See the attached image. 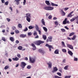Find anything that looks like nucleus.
<instances>
[{"mask_svg":"<svg viewBox=\"0 0 78 78\" xmlns=\"http://www.w3.org/2000/svg\"><path fill=\"white\" fill-rule=\"evenodd\" d=\"M25 66H26V63L25 62H22L21 63V67L23 68V69H24L25 68Z\"/></svg>","mask_w":78,"mask_h":78,"instance_id":"obj_7","label":"nucleus"},{"mask_svg":"<svg viewBox=\"0 0 78 78\" xmlns=\"http://www.w3.org/2000/svg\"><path fill=\"white\" fill-rule=\"evenodd\" d=\"M68 53H69V55H71V56H73V54L72 53V51H68Z\"/></svg>","mask_w":78,"mask_h":78,"instance_id":"obj_21","label":"nucleus"},{"mask_svg":"<svg viewBox=\"0 0 78 78\" xmlns=\"http://www.w3.org/2000/svg\"><path fill=\"white\" fill-rule=\"evenodd\" d=\"M16 2V4L17 5H19L20 4V2H19V1H18V0H15L14 1V2Z\"/></svg>","mask_w":78,"mask_h":78,"instance_id":"obj_22","label":"nucleus"},{"mask_svg":"<svg viewBox=\"0 0 78 78\" xmlns=\"http://www.w3.org/2000/svg\"><path fill=\"white\" fill-rule=\"evenodd\" d=\"M43 30H44L45 32H47L48 29H47V28H46L45 27H43Z\"/></svg>","mask_w":78,"mask_h":78,"instance_id":"obj_27","label":"nucleus"},{"mask_svg":"<svg viewBox=\"0 0 78 78\" xmlns=\"http://www.w3.org/2000/svg\"><path fill=\"white\" fill-rule=\"evenodd\" d=\"M71 77L70 76H65V78H70Z\"/></svg>","mask_w":78,"mask_h":78,"instance_id":"obj_42","label":"nucleus"},{"mask_svg":"<svg viewBox=\"0 0 78 78\" xmlns=\"http://www.w3.org/2000/svg\"><path fill=\"white\" fill-rule=\"evenodd\" d=\"M20 37H27V35L26 34H21L20 36Z\"/></svg>","mask_w":78,"mask_h":78,"instance_id":"obj_16","label":"nucleus"},{"mask_svg":"<svg viewBox=\"0 0 78 78\" xmlns=\"http://www.w3.org/2000/svg\"><path fill=\"white\" fill-rule=\"evenodd\" d=\"M67 18H66L63 22V25H65L67 23Z\"/></svg>","mask_w":78,"mask_h":78,"instance_id":"obj_13","label":"nucleus"},{"mask_svg":"<svg viewBox=\"0 0 78 78\" xmlns=\"http://www.w3.org/2000/svg\"><path fill=\"white\" fill-rule=\"evenodd\" d=\"M67 47L69 48H70L71 50H73V47L72 46V45L69 44H67Z\"/></svg>","mask_w":78,"mask_h":78,"instance_id":"obj_8","label":"nucleus"},{"mask_svg":"<svg viewBox=\"0 0 78 78\" xmlns=\"http://www.w3.org/2000/svg\"><path fill=\"white\" fill-rule=\"evenodd\" d=\"M16 33V34H18V33H19V31L18 30H16L15 31Z\"/></svg>","mask_w":78,"mask_h":78,"instance_id":"obj_38","label":"nucleus"},{"mask_svg":"<svg viewBox=\"0 0 78 78\" xmlns=\"http://www.w3.org/2000/svg\"><path fill=\"white\" fill-rule=\"evenodd\" d=\"M62 46L63 47H66V46L65 44H64V41H62Z\"/></svg>","mask_w":78,"mask_h":78,"instance_id":"obj_29","label":"nucleus"},{"mask_svg":"<svg viewBox=\"0 0 78 78\" xmlns=\"http://www.w3.org/2000/svg\"><path fill=\"white\" fill-rule=\"evenodd\" d=\"M25 17H26V20L28 22H30L31 21V15L30 13H27L26 14Z\"/></svg>","mask_w":78,"mask_h":78,"instance_id":"obj_1","label":"nucleus"},{"mask_svg":"<svg viewBox=\"0 0 78 78\" xmlns=\"http://www.w3.org/2000/svg\"><path fill=\"white\" fill-rule=\"evenodd\" d=\"M48 68H49V69H50V68H51V66H52V64L50 62H49L48 63Z\"/></svg>","mask_w":78,"mask_h":78,"instance_id":"obj_12","label":"nucleus"},{"mask_svg":"<svg viewBox=\"0 0 78 78\" xmlns=\"http://www.w3.org/2000/svg\"><path fill=\"white\" fill-rule=\"evenodd\" d=\"M55 54H59V50L56 49L54 52Z\"/></svg>","mask_w":78,"mask_h":78,"instance_id":"obj_23","label":"nucleus"},{"mask_svg":"<svg viewBox=\"0 0 78 78\" xmlns=\"http://www.w3.org/2000/svg\"><path fill=\"white\" fill-rule=\"evenodd\" d=\"M28 31V28L27 27H25V29L24 30V31Z\"/></svg>","mask_w":78,"mask_h":78,"instance_id":"obj_47","label":"nucleus"},{"mask_svg":"<svg viewBox=\"0 0 78 78\" xmlns=\"http://www.w3.org/2000/svg\"><path fill=\"white\" fill-rule=\"evenodd\" d=\"M9 40H10L11 42H14L15 39L12 37H9Z\"/></svg>","mask_w":78,"mask_h":78,"instance_id":"obj_14","label":"nucleus"},{"mask_svg":"<svg viewBox=\"0 0 78 78\" xmlns=\"http://www.w3.org/2000/svg\"><path fill=\"white\" fill-rule=\"evenodd\" d=\"M57 19V18L56 17H54L53 18V20H56Z\"/></svg>","mask_w":78,"mask_h":78,"instance_id":"obj_63","label":"nucleus"},{"mask_svg":"<svg viewBox=\"0 0 78 78\" xmlns=\"http://www.w3.org/2000/svg\"><path fill=\"white\" fill-rule=\"evenodd\" d=\"M7 20L8 22H10V21L11 20H10V19L8 18H7Z\"/></svg>","mask_w":78,"mask_h":78,"instance_id":"obj_58","label":"nucleus"},{"mask_svg":"<svg viewBox=\"0 0 78 78\" xmlns=\"http://www.w3.org/2000/svg\"><path fill=\"white\" fill-rule=\"evenodd\" d=\"M35 28L36 30H37V31H38V30H39V27L36 24H35Z\"/></svg>","mask_w":78,"mask_h":78,"instance_id":"obj_17","label":"nucleus"},{"mask_svg":"<svg viewBox=\"0 0 78 78\" xmlns=\"http://www.w3.org/2000/svg\"><path fill=\"white\" fill-rule=\"evenodd\" d=\"M28 36H31V32H28Z\"/></svg>","mask_w":78,"mask_h":78,"instance_id":"obj_50","label":"nucleus"},{"mask_svg":"<svg viewBox=\"0 0 78 78\" xmlns=\"http://www.w3.org/2000/svg\"><path fill=\"white\" fill-rule=\"evenodd\" d=\"M48 18L49 19H51V18H52V16H51V15H50L49 16Z\"/></svg>","mask_w":78,"mask_h":78,"instance_id":"obj_48","label":"nucleus"},{"mask_svg":"<svg viewBox=\"0 0 78 78\" xmlns=\"http://www.w3.org/2000/svg\"><path fill=\"white\" fill-rule=\"evenodd\" d=\"M76 20V17L71 19L70 20V21L71 22H73V21L75 20Z\"/></svg>","mask_w":78,"mask_h":78,"instance_id":"obj_31","label":"nucleus"},{"mask_svg":"<svg viewBox=\"0 0 78 78\" xmlns=\"http://www.w3.org/2000/svg\"><path fill=\"white\" fill-rule=\"evenodd\" d=\"M61 30L62 31V32H66V30L65 29H61Z\"/></svg>","mask_w":78,"mask_h":78,"instance_id":"obj_46","label":"nucleus"},{"mask_svg":"<svg viewBox=\"0 0 78 78\" xmlns=\"http://www.w3.org/2000/svg\"><path fill=\"white\" fill-rule=\"evenodd\" d=\"M45 3L47 5H50V3L49 1H45Z\"/></svg>","mask_w":78,"mask_h":78,"instance_id":"obj_19","label":"nucleus"},{"mask_svg":"<svg viewBox=\"0 0 78 78\" xmlns=\"http://www.w3.org/2000/svg\"><path fill=\"white\" fill-rule=\"evenodd\" d=\"M8 68H9V66H6L4 67V69L5 70H6V69H8Z\"/></svg>","mask_w":78,"mask_h":78,"instance_id":"obj_36","label":"nucleus"},{"mask_svg":"<svg viewBox=\"0 0 78 78\" xmlns=\"http://www.w3.org/2000/svg\"><path fill=\"white\" fill-rule=\"evenodd\" d=\"M57 75H58L59 76H61L62 75H61V73H60L59 72H58L57 73Z\"/></svg>","mask_w":78,"mask_h":78,"instance_id":"obj_41","label":"nucleus"},{"mask_svg":"<svg viewBox=\"0 0 78 78\" xmlns=\"http://www.w3.org/2000/svg\"><path fill=\"white\" fill-rule=\"evenodd\" d=\"M69 67V65H67L64 68V69L65 70H67V69H68V67Z\"/></svg>","mask_w":78,"mask_h":78,"instance_id":"obj_25","label":"nucleus"},{"mask_svg":"<svg viewBox=\"0 0 78 78\" xmlns=\"http://www.w3.org/2000/svg\"><path fill=\"white\" fill-rule=\"evenodd\" d=\"M58 71V68L56 67H55L53 69V70L52 71V73H55V72H57Z\"/></svg>","mask_w":78,"mask_h":78,"instance_id":"obj_9","label":"nucleus"},{"mask_svg":"<svg viewBox=\"0 0 78 78\" xmlns=\"http://www.w3.org/2000/svg\"><path fill=\"white\" fill-rule=\"evenodd\" d=\"M26 0H23V5H25V4H26Z\"/></svg>","mask_w":78,"mask_h":78,"instance_id":"obj_39","label":"nucleus"},{"mask_svg":"<svg viewBox=\"0 0 78 78\" xmlns=\"http://www.w3.org/2000/svg\"><path fill=\"white\" fill-rule=\"evenodd\" d=\"M49 13H47L46 14V16H49Z\"/></svg>","mask_w":78,"mask_h":78,"instance_id":"obj_59","label":"nucleus"},{"mask_svg":"<svg viewBox=\"0 0 78 78\" xmlns=\"http://www.w3.org/2000/svg\"><path fill=\"white\" fill-rule=\"evenodd\" d=\"M76 35H74L73 37L71 38V39L73 40H75V38H76Z\"/></svg>","mask_w":78,"mask_h":78,"instance_id":"obj_34","label":"nucleus"},{"mask_svg":"<svg viewBox=\"0 0 78 78\" xmlns=\"http://www.w3.org/2000/svg\"><path fill=\"white\" fill-rule=\"evenodd\" d=\"M12 28L13 30H15L16 29V27L14 26H12Z\"/></svg>","mask_w":78,"mask_h":78,"instance_id":"obj_43","label":"nucleus"},{"mask_svg":"<svg viewBox=\"0 0 78 78\" xmlns=\"http://www.w3.org/2000/svg\"><path fill=\"white\" fill-rule=\"evenodd\" d=\"M2 41H4V42H5L6 41V39H5V38L4 37H2Z\"/></svg>","mask_w":78,"mask_h":78,"instance_id":"obj_45","label":"nucleus"},{"mask_svg":"<svg viewBox=\"0 0 78 78\" xmlns=\"http://www.w3.org/2000/svg\"><path fill=\"white\" fill-rule=\"evenodd\" d=\"M38 31L39 32V34H41V31L40 30H38Z\"/></svg>","mask_w":78,"mask_h":78,"instance_id":"obj_62","label":"nucleus"},{"mask_svg":"<svg viewBox=\"0 0 78 78\" xmlns=\"http://www.w3.org/2000/svg\"><path fill=\"white\" fill-rule=\"evenodd\" d=\"M12 59L14 61H18V60L19 59V58H17V57H16L15 58H12Z\"/></svg>","mask_w":78,"mask_h":78,"instance_id":"obj_18","label":"nucleus"},{"mask_svg":"<svg viewBox=\"0 0 78 78\" xmlns=\"http://www.w3.org/2000/svg\"><path fill=\"white\" fill-rule=\"evenodd\" d=\"M17 57H18V58H20L21 57V56H20V55L19 54H18L17 55Z\"/></svg>","mask_w":78,"mask_h":78,"instance_id":"obj_51","label":"nucleus"},{"mask_svg":"<svg viewBox=\"0 0 78 78\" xmlns=\"http://www.w3.org/2000/svg\"><path fill=\"white\" fill-rule=\"evenodd\" d=\"M46 47H48V48H49V50L50 51H51V48H52V49H53V48L52 47V46L51 45H49L48 44H46L45 45Z\"/></svg>","mask_w":78,"mask_h":78,"instance_id":"obj_5","label":"nucleus"},{"mask_svg":"<svg viewBox=\"0 0 78 78\" xmlns=\"http://www.w3.org/2000/svg\"><path fill=\"white\" fill-rule=\"evenodd\" d=\"M16 44H19V41H18V40H16Z\"/></svg>","mask_w":78,"mask_h":78,"instance_id":"obj_57","label":"nucleus"},{"mask_svg":"<svg viewBox=\"0 0 78 78\" xmlns=\"http://www.w3.org/2000/svg\"><path fill=\"white\" fill-rule=\"evenodd\" d=\"M10 34L12 35H13V34H14V32H11Z\"/></svg>","mask_w":78,"mask_h":78,"instance_id":"obj_64","label":"nucleus"},{"mask_svg":"<svg viewBox=\"0 0 78 78\" xmlns=\"http://www.w3.org/2000/svg\"><path fill=\"white\" fill-rule=\"evenodd\" d=\"M39 52H40V53H41L43 54H44V53H45L44 51H43V50H42L41 49H39Z\"/></svg>","mask_w":78,"mask_h":78,"instance_id":"obj_26","label":"nucleus"},{"mask_svg":"<svg viewBox=\"0 0 78 78\" xmlns=\"http://www.w3.org/2000/svg\"><path fill=\"white\" fill-rule=\"evenodd\" d=\"M65 28H66V30H69V28L67 27V26H65Z\"/></svg>","mask_w":78,"mask_h":78,"instance_id":"obj_60","label":"nucleus"},{"mask_svg":"<svg viewBox=\"0 0 78 78\" xmlns=\"http://www.w3.org/2000/svg\"><path fill=\"white\" fill-rule=\"evenodd\" d=\"M66 61V59H64L62 61V62H64V63H65Z\"/></svg>","mask_w":78,"mask_h":78,"instance_id":"obj_55","label":"nucleus"},{"mask_svg":"<svg viewBox=\"0 0 78 78\" xmlns=\"http://www.w3.org/2000/svg\"><path fill=\"white\" fill-rule=\"evenodd\" d=\"M18 27L20 28H22V24H20V23L18 24Z\"/></svg>","mask_w":78,"mask_h":78,"instance_id":"obj_35","label":"nucleus"},{"mask_svg":"<svg viewBox=\"0 0 78 78\" xmlns=\"http://www.w3.org/2000/svg\"><path fill=\"white\" fill-rule=\"evenodd\" d=\"M41 22L42 23L43 25H45V20L44 19H42V20H41Z\"/></svg>","mask_w":78,"mask_h":78,"instance_id":"obj_15","label":"nucleus"},{"mask_svg":"<svg viewBox=\"0 0 78 78\" xmlns=\"http://www.w3.org/2000/svg\"><path fill=\"white\" fill-rule=\"evenodd\" d=\"M29 59L30 61L31 62V63H34V62H35L36 61V58L35 57H30Z\"/></svg>","mask_w":78,"mask_h":78,"instance_id":"obj_2","label":"nucleus"},{"mask_svg":"<svg viewBox=\"0 0 78 78\" xmlns=\"http://www.w3.org/2000/svg\"><path fill=\"white\" fill-rule=\"evenodd\" d=\"M61 11L62 12V15L63 16H64L65 15H66V13H65V12L63 11L62 10H61Z\"/></svg>","mask_w":78,"mask_h":78,"instance_id":"obj_24","label":"nucleus"},{"mask_svg":"<svg viewBox=\"0 0 78 78\" xmlns=\"http://www.w3.org/2000/svg\"><path fill=\"white\" fill-rule=\"evenodd\" d=\"M74 61H78V58H75L74 59Z\"/></svg>","mask_w":78,"mask_h":78,"instance_id":"obj_53","label":"nucleus"},{"mask_svg":"<svg viewBox=\"0 0 78 78\" xmlns=\"http://www.w3.org/2000/svg\"><path fill=\"white\" fill-rule=\"evenodd\" d=\"M73 11L71 12L70 13L68 14L67 16V17H72L73 16L72 15V14H73Z\"/></svg>","mask_w":78,"mask_h":78,"instance_id":"obj_11","label":"nucleus"},{"mask_svg":"<svg viewBox=\"0 0 78 78\" xmlns=\"http://www.w3.org/2000/svg\"><path fill=\"white\" fill-rule=\"evenodd\" d=\"M31 45L33 47L32 48L33 50H35L36 49V47L35 46V45H34V44L33 43H32Z\"/></svg>","mask_w":78,"mask_h":78,"instance_id":"obj_10","label":"nucleus"},{"mask_svg":"<svg viewBox=\"0 0 78 78\" xmlns=\"http://www.w3.org/2000/svg\"><path fill=\"white\" fill-rule=\"evenodd\" d=\"M34 28V26H30L29 27V29H30V30H31V29H33Z\"/></svg>","mask_w":78,"mask_h":78,"instance_id":"obj_30","label":"nucleus"},{"mask_svg":"<svg viewBox=\"0 0 78 78\" xmlns=\"http://www.w3.org/2000/svg\"><path fill=\"white\" fill-rule=\"evenodd\" d=\"M51 5L52 6H58V4H54L53 2H51Z\"/></svg>","mask_w":78,"mask_h":78,"instance_id":"obj_20","label":"nucleus"},{"mask_svg":"<svg viewBox=\"0 0 78 78\" xmlns=\"http://www.w3.org/2000/svg\"><path fill=\"white\" fill-rule=\"evenodd\" d=\"M43 9L45 10H47L48 11H51L54 9V7H50V6H47L45 7H44Z\"/></svg>","mask_w":78,"mask_h":78,"instance_id":"obj_3","label":"nucleus"},{"mask_svg":"<svg viewBox=\"0 0 78 78\" xmlns=\"http://www.w3.org/2000/svg\"><path fill=\"white\" fill-rule=\"evenodd\" d=\"M33 34L34 36H36L37 35V32H36V31H34Z\"/></svg>","mask_w":78,"mask_h":78,"instance_id":"obj_44","label":"nucleus"},{"mask_svg":"<svg viewBox=\"0 0 78 78\" xmlns=\"http://www.w3.org/2000/svg\"><path fill=\"white\" fill-rule=\"evenodd\" d=\"M75 34V33L74 32H72L70 34L69 36L70 37V36H73V35Z\"/></svg>","mask_w":78,"mask_h":78,"instance_id":"obj_33","label":"nucleus"},{"mask_svg":"<svg viewBox=\"0 0 78 78\" xmlns=\"http://www.w3.org/2000/svg\"><path fill=\"white\" fill-rule=\"evenodd\" d=\"M42 36L44 40L47 39V36L46 35H43Z\"/></svg>","mask_w":78,"mask_h":78,"instance_id":"obj_28","label":"nucleus"},{"mask_svg":"<svg viewBox=\"0 0 78 78\" xmlns=\"http://www.w3.org/2000/svg\"><path fill=\"white\" fill-rule=\"evenodd\" d=\"M18 48L19 50H22V47L21 46H20L18 47Z\"/></svg>","mask_w":78,"mask_h":78,"instance_id":"obj_40","label":"nucleus"},{"mask_svg":"<svg viewBox=\"0 0 78 78\" xmlns=\"http://www.w3.org/2000/svg\"><path fill=\"white\" fill-rule=\"evenodd\" d=\"M1 0L2 3H5V2L4 0Z\"/></svg>","mask_w":78,"mask_h":78,"instance_id":"obj_61","label":"nucleus"},{"mask_svg":"<svg viewBox=\"0 0 78 78\" xmlns=\"http://www.w3.org/2000/svg\"><path fill=\"white\" fill-rule=\"evenodd\" d=\"M62 51L63 52H64V53H66V52H67V51L66 50V49H62Z\"/></svg>","mask_w":78,"mask_h":78,"instance_id":"obj_32","label":"nucleus"},{"mask_svg":"<svg viewBox=\"0 0 78 78\" xmlns=\"http://www.w3.org/2000/svg\"><path fill=\"white\" fill-rule=\"evenodd\" d=\"M9 9L11 10L12 11V7H10L9 8Z\"/></svg>","mask_w":78,"mask_h":78,"instance_id":"obj_54","label":"nucleus"},{"mask_svg":"<svg viewBox=\"0 0 78 78\" xmlns=\"http://www.w3.org/2000/svg\"><path fill=\"white\" fill-rule=\"evenodd\" d=\"M31 67L30 65L27 66V68L28 69H31Z\"/></svg>","mask_w":78,"mask_h":78,"instance_id":"obj_37","label":"nucleus"},{"mask_svg":"<svg viewBox=\"0 0 78 78\" xmlns=\"http://www.w3.org/2000/svg\"><path fill=\"white\" fill-rule=\"evenodd\" d=\"M55 23L56 25H58V23L57 21H55Z\"/></svg>","mask_w":78,"mask_h":78,"instance_id":"obj_52","label":"nucleus"},{"mask_svg":"<svg viewBox=\"0 0 78 78\" xmlns=\"http://www.w3.org/2000/svg\"><path fill=\"white\" fill-rule=\"evenodd\" d=\"M9 3V2L8 1H7V2H6L5 3V5H8V3Z\"/></svg>","mask_w":78,"mask_h":78,"instance_id":"obj_49","label":"nucleus"},{"mask_svg":"<svg viewBox=\"0 0 78 78\" xmlns=\"http://www.w3.org/2000/svg\"><path fill=\"white\" fill-rule=\"evenodd\" d=\"M52 39H53V37H52V36H50L48 37V39L46 40L47 42H52Z\"/></svg>","mask_w":78,"mask_h":78,"instance_id":"obj_6","label":"nucleus"},{"mask_svg":"<svg viewBox=\"0 0 78 78\" xmlns=\"http://www.w3.org/2000/svg\"><path fill=\"white\" fill-rule=\"evenodd\" d=\"M34 43L37 45H40L41 44L44 43V41L41 40H38L35 41Z\"/></svg>","mask_w":78,"mask_h":78,"instance_id":"obj_4","label":"nucleus"},{"mask_svg":"<svg viewBox=\"0 0 78 78\" xmlns=\"http://www.w3.org/2000/svg\"><path fill=\"white\" fill-rule=\"evenodd\" d=\"M68 9H69V8H64V10L65 11H67Z\"/></svg>","mask_w":78,"mask_h":78,"instance_id":"obj_56","label":"nucleus"}]
</instances>
